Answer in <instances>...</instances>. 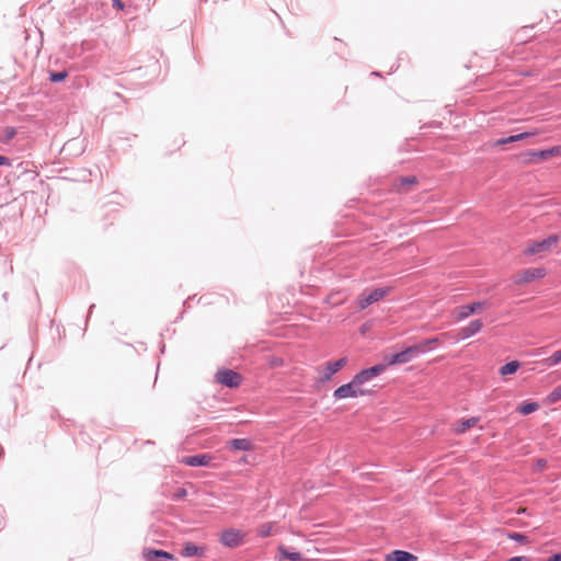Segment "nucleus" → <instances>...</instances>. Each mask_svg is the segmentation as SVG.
<instances>
[{
	"instance_id": "obj_20",
	"label": "nucleus",
	"mask_w": 561,
	"mask_h": 561,
	"mask_svg": "<svg viewBox=\"0 0 561 561\" xmlns=\"http://www.w3.org/2000/svg\"><path fill=\"white\" fill-rule=\"evenodd\" d=\"M530 135L531 134H529V133H520V134H517V135H512L510 137L500 138V139L495 140L494 145L495 146H504V145H507V144H511V142H515V141L525 139V138L529 137Z\"/></svg>"
},
{
	"instance_id": "obj_33",
	"label": "nucleus",
	"mask_w": 561,
	"mask_h": 561,
	"mask_svg": "<svg viewBox=\"0 0 561 561\" xmlns=\"http://www.w3.org/2000/svg\"><path fill=\"white\" fill-rule=\"evenodd\" d=\"M547 561H561V551L549 557Z\"/></svg>"
},
{
	"instance_id": "obj_29",
	"label": "nucleus",
	"mask_w": 561,
	"mask_h": 561,
	"mask_svg": "<svg viewBox=\"0 0 561 561\" xmlns=\"http://www.w3.org/2000/svg\"><path fill=\"white\" fill-rule=\"evenodd\" d=\"M561 362V351H557L550 357L545 359L546 365L554 366Z\"/></svg>"
},
{
	"instance_id": "obj_7",
	"label": "nucleus",
	"mask_w": 561,
	"mask_h": 561,
	"mask_svg": "<svg viewBox=\"0 0 561 561\" xmlns=\"http://www.w3.org/2000/svg\"><path fill=\"white\" fill-rule=\"evenodd\" d=\"M388 293H389V288H382V287L375 288L367 295L365 293H363L358 297V308L360 310L366 309L371 304L377 302L380 299H382L385 296H387Z\"/></svg>"
},
{
	"instance_id": "obj_9",
	"label": "nucleus",
	"mask_w": 561,
	"mask_h": 561,
	"mask_svg": "<svg viewBox=\"0 0 561 561\" xmlns=\"http://www.w3.org/2000/svg\"><path fill=\"white\" fill-rule=\"evenodd\" d=\"M347 364V358L342 357L334 362H327L323 369V375L319 378L320 382L331 380L332 376L341 370Z\"/></svg>"
},
{
	"instance_id": "obj_22",
	"label": "nucleus",
	"mask_w": 561,
	"mask_h": 561,
	"mask_svg": "<svg viewBox=\"0 0 561 561\" xmlns=\"http://www.w3.org/2000/svg\"><path fill=\"white\" fill-rule=\"evenodd\" d=\"M519 366L520 364L517 360L508 362L500 368V374L502 376L515 374L518 370Z\"/></svg>"
},
{
	"instance_id": "obj_21",
	"label": "nucleus",
	"mask_w": 561,
	"mask_h": 561,
	"mask_svg": "<svg viewBox=\"0 0 561 561\" xmlns=\"http://www.w3.org/2000/svg\"><path fill=\"white\" fill-rule=\"evenodd\" d=\"M539 409V404L537 402H523L517 408V412L522 415H528Z\"/></svg>"
},
{
	"instance_id": "obj_31",
	"label": "nucleus",
	"mask_w": 561,
	"mask_h": 561,
	"mask_svg": "<svg viewBox=\"0 0 561 561\" xmlns=\"http://www.w3.org/2000/svg\"><path fill=\"white\" fill-rule=\"evenodd\" d=\"M187 495V491L184 488H179L176 492L173 494L174 500L184 499Z\"/></svg>"
},
{
	"instance_id": "obj_13",
	"label": "nucleus",
	"mask_w": 561,
	"mask_h": 561,
	"mask_svg": "<svg viewBox=\"0 0 561 561\" xmlns=\"http://www.w3.org/2000/svg\"><path fill=\"white\" fill-rule=\"evenodd\" d=\"M227 448L233 451H251L254 449V444L248 438H233L227 442Z\"/></svg>"
},
{
	"instance_id": "obj_36",
	"label": "nucleus",
	"mask_w": 561,
	"mask_h": 561,
	"mask_svg": "<svg viewBox=\"0 0 561 561\" xmlns=\"http://www.w3.org/2000/svg\"><path fill=\"white\" fill-rule=\"evenodd\" d=\"M5 131H7V139H10L15 135V131L13 128H8Z\"/></svg>"
},
{
	"instance_id": "obj_2",
	"label": "nucleus",
	"mask_w": 561,
	"mask_h": 561,
	"mask_svg": "<svg viewBox=\"0 0 561 561\" xmlns=\"http://www.w3.org/2000/svg\"><path fill=\"white\" fill-rule=\"evenodd\" d=\"M216 381L222 386L234 389L242 382V376L232 369H219L215 375Z\"/></svg>"
},
{
	"instance_id": "obj_30",
	"label": "nucleus",
	"mask_w": 561,
	"mask_h": 561,
	"mask_svg": "<svg viewBox=\"0 0 561 561\" xmlns=\"http://www.w3.org/2000/svg\"><path fill=\"white\" fill-rule=\"evenodd\" d=\"M272 525L271 524H262L257 529V535L262 538H266L271 535Z\"/></svg>"
},
{
	"instance_id": "obj_12",
	"label": "nucleus",
	"mask_w": 561,
	"mask_h": 561,
	"mask_svg": "<svg viewBox=\"0 0 561 561\" xmlns=\"http://www.w3.org/2000/svg\"><path fill=\"white\" fill-rule=\"evenodd\" d=\"M485 307V302L482 301H476L472 304L463 305L459 307V313H458V320H462L468 318L469 316L473 313L481 312Z\"/></svg>"
},
{
	"instance_id": "obj_28",
	"label": "nucleus",
	"mask_w": 561,
	"mask_h": 561,
	"mask_svg": "<svg viewBox=\"0 0 561 561\" xmlns=\"http://www.w3.org/2000/svg\"><path fill=\"white\" fill-rule=\"evenodd\" d=\"M68 77V72L66 70L62 71H49V80L51 82H61Z\"/></svg>"
},
{
	"instance_id": "obj_24",
	"label": "nucleus",
	"mask_w": 561,
	"mask_h": 561,
	"mask_svg": "<svg viewBox=\"0 0 561 561\" xmlns=\"http://www.w3.org/2000/svg\"><path fill=\"white\" fill-rule=\"evenodd\" d=\"M505 535H506V537L508 539H512V540H514V541H516L518 543H522V545H526V543L529 542V538L526 535L522 534V533L507 531V533H505Z\"/></svg>"
},
{
	"instance_id": "obj_3",
	"label": "nucleus",
	"mask_w": 561,
	"mask_h": 561,
	"mask_svg": "<svg viewBox=\"0 0 561 561\" xmlns=\"http://www.w3.org/2000/svg\"><path fill=\"white\" fill-rule=\"evenodd\" d=\"M559 240H560L559 234H550L549 237H547L542 240L533 241L528 245L525 253L529 254V255H535V254H539L542 252H548L553 245H556L559 242Z\"/></svg>"
},
{
	"instance_id": "obj_19",
	"label": "nucleus",
	"mask_w": 561,
	"mask_h": 561,
	"mask_svg": "<svg viewBox=\"0 0 561 561\" xmlns=\"http://www.w3.org/2000/svg\"><path fill=\"white\" fill-rule=\"evenodd\" d=\"M479 420H480L479 417L472 416L470 419L460 421L458 423V425L455 427V433L456 434H463L467 430L476 426L477 423L479 422Z\"/></svg>"
},
{
	"instance_id": "obj_37",
	"label": "nucleus",
	"mask_w": 561,
	"mask_h": 561,
	"mask_svg": "<svg viewBox=\"0 0 561 561\" xmlns=\"http://www.w3.org/2000/svg\"><path fill=\"white\" fill-rule=\"evenodd\" d=\"M538 465H539V466H541V467H543V466L546 465V460H543V459H539V460H538Z\"/></svg>"
},
{
	"instance_id": "obj_5",
	"label": "nucleus",
	"mask_w": 561,
	"mask_h": 561,
	"mask_svg": "<svg viewBox=\"0 0 561 561\" xmlns=\"http://www.w3.org/2000/svg\"><path fill=\"white\" fill-rule=\"evenodd\" d=\"M547 274L543 267H530L517 273L513 280L516 285L530 283L535 279L543 278Z\"/></svg>"
},
{
	"instance_id": "obj_23",
	"label": "nucleus",
	"mask_w": 561,
	"mask_h": 561,
	"mask_svg": "<svg viewBox=\"0 0 561 561\" xmlns=\"http://www.w3.org/2000/svg\"><path fill=\"white\" fill-rule=\"evenodd\" d=\"M439 343H440V337L435 336V337H431V339L421 341L419 344L422 347L423 353H425L428 350L433 348L434 346L438 345Z\"/></svg>"
},
{
	"instance_id": "obj_35",
	"label": "nucleus",
	"mask_w": 561,
	"mask_h": 561,
	"mask_svg": "<svg viewBox=\"0 0 561 561\" xmlns=\"http://www.w3.org/2000/svg\"><path fill=\"white\" fill-rule=\"evenodd\" d=\"M10 161L7 157L0 156V165H9Z\"/></svg>"
},
{
	"instance_id": "obj_10",
	"label": "nucleus",
	"mask_w": 561,
	"mask_h": 561,
	"mask_svg": "<svg viewBox=\"0 0 561 561\" xmlns=\"http://www.w3.org/2000/svg\"><path fill=\"white\" fill-rule=\"evenodd\" d=\"M214 459L215 457L210 454H198L184 457L182 462L190 467H211Z\"/></svg>"
},
{
	"instance_id": "obj_1",
	"label": "nucleus",
	"mask_w": 561,
	"mask_h": 561,
	"mask_svg": "<svg viewBox=\"0 0 561 561\" xmlns=\"http://www.w3.org/2000/svg\"><path fill=\"white\" fill-rule=\"evenodd\" d=\"M423 354L422 347L419 343L407 347L405 350L393 354L388 360V365L405 364Z\"/></svg>"
},
{
	"instance_id": "obj_6",
	"label": "nucleus",
	"mask_w": 561,
	"mask_h": 561,
	"mask_svg": "<svg viewBox=\"0 0 561 561\" xmlns=\"http://www.w3.org/2000/svg\"><path fill=\"white\" fill-rule=\"evenodd\" d=\"M417 183L419 179L415 175L399 176L392 181L391 191L397 194H408Z\"/></svg>"
},
{
	"instance_id": "obj_11",
	"label": "nucleus",
	"mask_w": 561,
	"mask_h": 561,
	"mask_svg": "<svg viewBox=\"0 0 561 561\" xmlns=\"http://www.w3.org/2000/svg\"><path fill=\"white\" fill-rule=\"evenodd\" d=\"M142 558L146 561H174L176 558L174 554L153 548H145L142 550Z\"/></svg>"
},
{
	"instance_id": "obj_8",
	"label": "nucleus",
	"mask_w": 561,
	"mask_h": 561,
	"mask_svg": "<svg viewBox=\"0 0 561 561\" xmlns=\"http://www.w3.org/2000/svg\"><path fill=\"white\" fill-rule=\"evenodd\" d=\"M243 533L241 530L229 528L225 529L220 536V542L229 548L239 547L243 541Z\"/></svg>"
},
{
	"instance_id": "obj_4",
	"label": "nucleus",
	"mask_w": 561,
	"mask_h": 561,
	"mask_svg": "<svg viewBox=\"0 0 561 561\" xmlns=\"http://www.w3.org/2000/svg\"><path fill=\"white\" fill-rule=\"evenodd\" d=\"M357 383H354V379L351 382L345 383L336 388L333 392V397L336 400L344 398H356L358 396H365L368 393L365 389H359Z\"/></svg>"
},
{
	"instance_id": "obj_32",
	"label": "nucleus",
	"mask_w": 561,
	"mask_h": 561,
	"mask_svg": "<svg viewBox=\"0 0 561 561\" xmlns=\"http://www.w3.org/2000/svg\"><path fill=\"white\" fill-rule=\"evenodd\" d=\"M506 561H530V558L526 556L513 557Z\"/></svg>"
},
{
	"instance_id": "obj_26",
	"label": "nucleus",
	"mask_w": 561,
	"mask_h": 561,
	"mask_svg": "<svg viewBox=\"0 0 561 561\" xmlns=\"http://www.w3.org/2000/svg\"><path fill=\"white\" fill-rule=\"evenodd\" d=\"M354 383H357L358 386L364 385L365 382L369 381L371 378L369 376V373L366 371V369L360 370L357 373L354 377Z\"/></svg>"
},
{
	"instance_id": "obj_25",
	"label": "nucleus",
	"mask_w": 561,
	"mask_h": 561,
	"mask_svg": "<svg viewBox=\"0 0 561 561\" xmlns=\"http://www.w3.org/2000/svg\"><path fill=\"white\" fill-rule=\"evenodd\" d=\"M561 400V385L556 387L546 398V402L549 404L557 403Z\"/></svg>"
},
{
	"instance_id": "obj_16",
	"label": "nucleus",
	"mask_w": 561,
	"mask_h": 561,
	"mask_svg": "<svg viewBox=\"0 0 561 561\" xmlns=\"http://www.w3.org/2000/svg\"><path fill=\"white\" fill-rule=\"evenodd\" d=\"M204 553H205V548L197 546L194 542H186L183 546V549L181 551V556L185 557V558L202 557V556H204Z\"/></svg>"
},
{
	"instance_id": "obj_27",
	"label": "nucleus",
	"mask_w": 561,
	"mask_h": 561,
	"mask_svg": "<svg viewBox=\"0 0 561 561\" xmlns=\"http://www.w3.org/2000/svg\"><path fill=\"white\" fill-rule=\"evenodd\" d=\"M387 366L388 364H377L375 366L366 368V371L369 373L370 378H374L382 374L386 370Z\"/></svg>"
},
{
	"instance_id": "obj_17",
	"label": "nucleus",
	"mask_w": 561,
	"mask_h": 561,
	"mask_svg": "<svg viewBox=\"0 0 561 561\" xmlns=\"http://www.w3.org/2000/svg\"><path fill=\"white\" fill-rule=\"evenodd\" d=\"M560 152H561V147L554 146L549 149H543V150H539V151H530L528 154L536 159L547 160L551 157H556V156L560 154Z\"/></svg>"
},
{
	"instance_id": "obj_15",
	"label": "nucleus",
	"mask_w": 561,
	"mask_h": 561,
	"mask_svg": "<svg viewBox=\"0 0 561 561\" xmlns=\"http://www.w3.org/2000/svg\"><path fill=\"white\" fill-rule=\"evenodd\" d=\"M417 557L404 550H393L386 556V561H416Z\"/></svg>"
},
{
	"instance_id": "obj_14",
	"label": "nucleus",
	"mask_w": 561,
	"mask_h": 561,
	"mask_svg": "<svg viewBox=\"0 0 561 561\" xmlns=\"http://www.w3.org/2000/svg\"><path fill=\"white\" fill-rule=\"evenodd\" d=\"M483 327V322L479 319L471 321L468 325L463 327L459 331L460 339H468L478 333Z\"/></svg>"
},
{
	"instance_id": "obj_18",
	"label": "nucleus",
	"mask_w": 561,
	"mask_h": 561,
	"mask_svg": "<svg viewBox=\"0 0 561 561\" xmlns=\"http://www.w3.org/2000/svg\"><path fill=\"white\" fill-rule=\"evenodd\" d=\"M279 561H300L302 556L300 552H289L286 547L279 546Z\"/></svg>"
},
{
	"instance_id": "obj_34",
	"label": "nucleus",
	"mask_w": 561,
	"mask_h": 561,
	"mask_svg": "<svg viewBox=\"0 0 561 561\" xmlns=\"http://www.w3.org/2000/svg\"><path fill=\"white\" fill-rule=\"evenodd\" d=\"M113 5H114V8H117V9L124 8V3L122 0H113Z\"/></svg>"
}]
</instances>
